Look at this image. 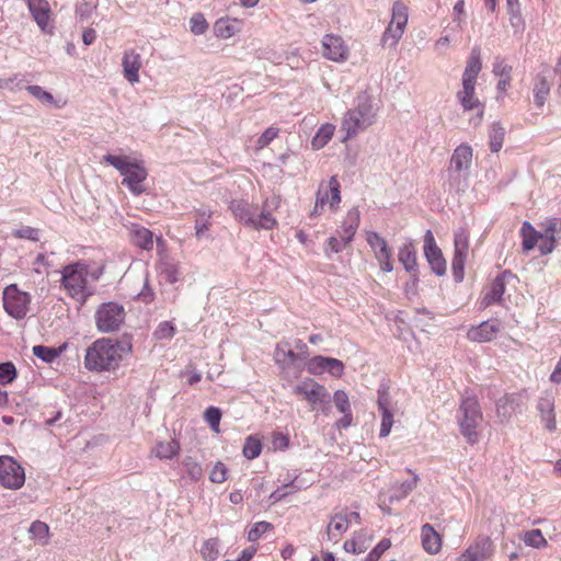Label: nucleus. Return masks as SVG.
<instances>
[{"mask_svg": "<svg viewBox=\"0 0 561 561\" xmlns=\"http://www.w3.org/2000/svg\"><path fill=\"white\" fill-rule=\"evenodd\" d=\"M141 56L135 49H127L123 54L122 67L124 78L130 83L139 82V71L141 69Z\"/></svg>", "mask_w": 561, "mask_h": 561, "instance_id": "4be33fe9", "label": "nucleus"}, {"mask_svg": "<svg viewBox=\"0 0 561 561\" xmlns=\"http://www.w3.org/2000/svg\"><path fill=\"white\" fill-rule=\"evenodd\" d=\"M493 73L499 78L496 90L499 93H506L511 83L512 66L502 59H497L493 66Z\"/></svg>", "mask_w": 561, "mask_h": 561, "instance_id": "473e14b6", "label": "nucleus"}, {"mask_svg": "<svg viewBox=\"0 0 561 561\" xmlns=\"http://www.w3.org/2000/svg\"><path fill=\"white\" fill-rule=\"evenodd\" d=\"M481 69L482 62L480 49L473 48L461 77V89L456 93V98L463 111H476V117L470 119V123L473 126L480 125L484 113L483 104L476 96L477 78Z\"/></svg>", "mask_w": 561, "mask_h": 561, "instance_id": "f03ea898", "label": "nucleus"}, {"mask_svg": "<svg viewBox=\"0 0 561 561\" xmlns=\"http://www.w3.org/2000/svg\"><path fill=\"white\" fill-rule=\"evenodd\" d=\"M450 37L448 35L440 36L434 43V50L438 54L444 53L450 45Z\"/></svg>", "mask_w": 561, "mask_h": 561, "instance_id": "774afa93", "label": "nucleus"}, {"mask_svg": "<svg viewBox=\"0 0 561 561\" xmlns=\"http://www.w3.org/2000/svg\"><path fill=\"white\" fill-rule=\"evenodd\" d=\"M391 542L389 539H382L374 550L368 554L369 561H377L380 556L390 548Z\"/></svg>", "mask_w": 561, "mask_h": 561, "instance_id": "e2e57ef3", "label": "nucleus"}, {"mask_svg": "<svg viewBox=\"0 0 561 561\" xmlns=\"http://www.w3.org/2000/svg\"><path fill=\"white\" fill-rule=\"evenodd\" d=\"M501 330L502 325L499 320H489L472 327L467 335L472 342L485 343L494 340Z\"/></svg>", "mask_w": 561, "mask_h": 561, "instance_id": "412c9836", "label": "nucleus"}, {"mask_svg": "<svg viewBox=\"0 0 561 561\" xmlns=\"http://www.w3.org/2000/svg\"><path fill=\"white\" fill-rule=\"evenodd\" d=\"M482 417L477 398H463L459 409V426L461 434L469 444H476L479 440L477 428L481 424Z\"/></svg>", "mask_w": 561, "mask_h": 561, "instance_id": "6e6552de", "label": "nucleus"}, {"mask_svg": "<svg viewBox=\"0 0 561 561\" xmlns=\"http://www.w3.org/2000/svg\"><path fill=\"white\" fill-rule=\"evenodd\" d=\"M175 334V328L171 322H161L154 331L157 340H170Z\"/></svg>", "mask_w": 561, "mask_h": 561, "instance_id": "5fc2aeb1", "label": "nucleus"}, {"mask_svg": "<svg viewBox=\"0 0 561 561\" xmlns=\"http://www.w3.org/2000/svg\"><path fill=\"white\" fill-rule=\"evenodd\" d=\"M271 528L272 524L267 522L255 523L248 531V540L251 542L259 540Z\"/></svg>", "mask_w": 561, "mask_h": 561, "instance_id": "864d4df0", "label": "nucleus"}, {"mask_svg": "<svg viewBox=\"0 0 561 561\" xmlns=\"http://www.w3.org/2000/svg\"><path fill=\"white\" fill-rule=\"evenodd\" d=\"M344 364L331 357L314 356L307 363V370L311 375L329 374L332 377H340L344 371Z\"/></svg>", "mask_w": 561, "mask_h": 561, "instance_id": "a211bd4d", "label": "nucleus"}, {"mask_svg": "<svg viewBox=\"0 0 561 561\" xmlns=\"http://www.w3.org/2000/svg\"><path fill=\"white\" fill-rule=\"evenodd\" d=\"M25 482L22 466L10 456H0V484L10 490L20 489Z\"/></svg>", "mask_w": 561, "mask_h": 561, "instance_id": "9b49d317", "label": "nucleus"}, {"mask_svg": "<svg viewBox=\"0 0 561 561\" xmlns=\"http://www.w3.org/2000/svg\"><path fill=\"white\" fill-rule=\"evenodd\" d=\"M104 162L114 167L123 176L122 184L125 185L134 195L138 196L146 191L145 181L148 171L144 161L128 157L105 154Z\"/></svg>", "mask_w": 561, "mask_h": 561, "instance_id": "39448f33", "label": "nucleus"}, {"mask_svg": "<svg viewBox=\"0 0 561 561\" xmlns=\"http://www.w3.org/2000/svg\"><path fill=\"white\" fill-rule=\"evenodd\" d=\"M220 419L221 412L219 409L210 407L205 411V420L216 433H219Z\"/></svg>", "mask_w": 561, "mask_h": 561, "instance_id": "6e6d98bb", "label": "nucleus"}, {"mask_svg": "<svg viewBox=\"0 0 561 561\" xmlns=\"http://www.w3.org/2000/svg\"><path fill=\"white\" fill-rule=\"evenodd\" d=\"M378 408L381 412L380 436L386 437L390 434L393 425V405L387 391H379Z\"/></svg>", "mask_w": 561, "mask_h": 561, "instance_id": "5701e85b", "label": "nucleus"}, {"mask_svg": "<svg viewBox=\"0 0 561 561\" xmlns=\"http://www.w3.org/2000/svg\"><path fill=\"white\" fill-rule=\"evenodd\" d=\"M183 466L192 480L197 481L203 477L202 466L192 457H186L183 460Z\"/></svg>", "mask_w": 561, "mask_h": 561, "instance_id": "8fccbe9b", "label": "nucleus"}, {"mask_svg": "<svg viewBox=\"0 0 561 561\" xmlns=\"http://www.w3.org/2000/svg\"><path fill=\"white\" fill-rule=\"evenodd\" d=\"M294 391L304 397L311 405L322 403L329 398L327 389L310 378L299 382Z\"/></svg>", "mask_w": 561, "mask_h": 561, "instance_id": "aec40b11", "label": "nucleus"}, {"mask_svg": "<svg viewBox=\"0 0 561 561\" xmlns=\"http://www.w3.org/2000/svg\"><path fill=\"white\" fill-rule=\"evenodd\" d=\"M262 451V442L257 436H249L243 446V456L247 459H255Z\"/></svg>", "mask_w": 561, "mask_h": 561, "instance_id": "a18cd8bd", "label": "nucleus"}, {"mask_svg": "<svg viewBox=\"0 0 561 561\" xmlns=\"http://www.w3.org/2000/svg\"><path fill=\"white\" fill-rule=\"evenodd\" d=\"M409 21V9L401 0L393 2L391 20L381 35L383 47L396 48L402 38Z\"/></svg>", "mask_w": 561, "mask_h": 561, "instance_id": "1a4fd4ad", "label": "nucleus"}, {"mask_svg": "<svg viewBox=\"0 0 561 561\" xmlns=\"http://www.w3.org/2000/svg\"><path fill=\"white\" fill-rule=\"evenodd\" d=\"M211 211L209 209H199L195 220V233L201 238L210 226Z\"/></svg>", "mask_w": 561, "mask_h": 561, "instance_id": "49530a36", "label": "nucleus"}, {"mask_svg": "<svg viewBox=\"0 0 561 561\" xmlns=\"http://www.w3.org/2000/svg\"><path fill=\"white\" fill-rule=\"evenodd\" d=\"M16 377V369L11 362L0 364V385L7 386Z\"/></svg>", "mask_w": 561, "mask_h": 561, "instance_id": "09e8293b", "label": "nucleus"}, {"mask_svg": "<svg viewBox=\"0 0 561 561\" xmlns=\"http://www.w3.org/2000/svg\"><path fill=\"white\" fill-rule=\"evenodd\" d=\"M335 131V126L325 123L319 127L314 137L311 140V147L313 150L322 149L333 137Z\"/></svg>", "mask_w": 561, "mask_h": 561, "instance_id": "72a5a7b5", "label": "nucleus"}, {"mask_svg": "<svg viewBox=\"0 0 561 561\" xmlns=\"http://www.w3.org/2000/svg\"><path fill=\"white\" fill-rule=\"evenodd\" d=\"M279 206L280 197L273 196L272 198L264 201L260 214H256V208L245 199L231 201L229 209L233 214L234 218L245 226L256 230H272L278 225L277 219L272 215V211L278 209Z\"/></svg>", "mask_w": 561, "mask_h": 561, "instance_id": "7ed1b4c3", "label": "nucleus"}, {"mask_svg": "<svg viewBox=\"0 0 561 561\" xmlns=\"http://www.w3.org/2000/svg\"><path fill=\"white\" fill-rule=\"evenodd\" d=\"M28 10L36 24L44 32L47 31L50 21V5L47 0H27Z\"/></svg>", "mask_w": 561, "mask_h": 561, "instance_id": "b1692460", "label": "nucleus"}, {"mask_svg": "<svg viewBox=\"0 0 561 561\" xmlns=\"http://www.w3.org/2000/svg\"><path fill=\"white\" fill-rule=\"evenodd\" d=\"M365 240L374 252L381 271L391 272L393 270L392 253L387 241L374 231H365Z\"/></svg>", "mask_w": 561, "mask_h": 561, "instance_id": "2eb2a0df", "label": "nucleus"}, {"mask_svg": "<svg viewBox=\"0 0 561 561\" xmlns=\"http://www.w3.org/2000/svg\"><path fill=\"white\" fill-rule=\"evenodd\" d=\"M469 253V232L460 228L455 232L454 237V257L451 267L454 275L458 280L463 278L465 263Z\"/></svg>", "mask_w": 561, "mask_h": 561, "instance_id": "4468645a", "label": "nucleus"}, {"mask_svg": "<svg viewBox=\"0 0 561 561\" xmlns=\"http://www.w3.org/2000/svg\"><path fill=\"white\" fill-rule=\"evenodd\" d=\"M472 159L473 151L468 144H461L454 150L448 168V184L450 188L460 190L467 185Z\"/></svg>", "mask_w": 561, "mask_h": 561, "instance_id": "0eeeda50", "label": "nucleus"}, {"mask_svg": "<svg viewBox=\"0 0 561 561\" xmlns=\"http://www.w3.org/2000/svg\"><path fill=\"white\" fill-rule=\"evenodd\" d=\"M101 273L100 268L82 262L68 264L61 271V285L72 299L83 305L92 294L89 285L96 282Z\"/></svg>", "mask_w": 561, "mask_h": 561, "instance_id": "20e7f679", "label": "nucleus"}, {"mask_svg": "<svg viewBox=\"0 0 561 561\" xmlns=\"http://www.w3.org/2000/svg\"><path fill=\"white\" fill-rule=\"evenodd\" d=\"M201 553L204 559L214 560L218 556V541L217 539H209L204 542Z\"/></svg>", "mask_w": 561, "mask_h": 561, "instance_id": "13d9d810", "label": "nucleus"}, {"mask_svg": "<svg viewBox=\"0 0 561 561\" xmlns=\"http://www.w3.org/2000/svg\"><path fill=\"white\" fill-rule=\"evenodd\" d=\"M507 12L510 20L514 25V21L522 22V8L519 0H506Z\"/></svg>", "mask_w": 561, "mask_h": 561, "instance_id": "bf43d9fd", "label": "nucleus"}, {"mask_svg": "<svg viewBox=\"0 0 561 561\" xmlns=\"http://www.w3.org/2000/svg\"><path fill=\"white\" fill-rule=\"evenodd\" d=\"M180 453V444L179 442L171 440H160L154 444V446L150 450V457L157 458L160 460H170L176 457Z\"/></svg>", "mask_w": 561, "mask_h": 561, "instance_id": "c756f323", "label": "nucleus"}, {"mask_svg": "<svg viewBox=\"0 0 561 561\" xmlns=\"http://www.w3.org/2000/svg\"><path fill=\"white\" fill-rule=\"evenodd\" d=\"M274 358L277 364L289 366L297 360V354L289 348V344L287 342H280L276 345Z\"/></svg>", "mask_w": 561, "mask_h": 561, "instance_id": "e433bc0d", "label": "nucleus"}, {"mask_svg": "<svg viewBox=\"0 0 561 561\" xmlns=\"http://www.w3.org/2000/svg\"><path fill=\"white\" fill-rule=\"evenodd\" d=\"M12 234L20 239H27L32 241H37L39 238L38 230L32 227H23L20 229L13 230Z\"/></svg>", "mask_w": 561, "mask_h": 561, "instance_id": "052dcab7", "label": "nucleus"}, {"mask_svg": "<svg viewBox=\"0 0 561 561\" xmlns=\"http://www.w3.org/2000/svg\"><path fill=\"white\" fill-rule=\"evenodd\" d=\"M278 135V129L274 127H268L264 130V133L259 137L256 144L257 148L262 149L266 147L271 141H273Z\"/></svg>", "mask_w": 561, "mask_h": 561, "instance_id": "680f3d73", "label": "nucleus"}, {"mask_svg": "<svg viewBox=\"0 0 561 561\" xmlns=\"http://www.w3.org/2000/svg\"><path fill=\"white\" fill-rule=\"evenodd\" d=\"M520 539L523 542L531 548L541 549L546 548L548 545L547 539L543 537L542 531L540 529H531L525 531Z\"/></svg>", "mask_w": 561, "mask_h": 561, "instance_id": "79ce46f5", "label": "nucleus"}, {"mask_svg": "<svg viewBox=\"0 0 561 561\" xmlns=\"http://www.w3.org/2000/svg\"><path fill=\"white\" fill-rule=\"evenodd\" d=\"M505 275L497 276L491 285L485 289L482 298V306L489 307L492 304L499 302L505 291Z\"/></svg>", "mask_w": 561, "mask_h": 561, "instance_id": "2f4dec72", "label": "nucleus"}, {"mask_svg": "<svg viewBox=\"0 0 561 561\" xmlns=\"http://www.w3.org/2000/svg\"><path fill=\"white\" fill-rule=\"evenodd\" d=\"M30 302L28 294L21 291L16 285H10L3 291V307L15 319H22L26 316Z\"/></svg>", "mask_w": 561, "mask_h": 561, "instance_id": "f8f14e48", "label": "nucleus"}, {"mask_svg": "<svg viewBox=\"0 0 561 561\" xmlns=\"http://www.w3.org/2000/svg\"><path fill=\"white\" fill-rule=\"evenodd\" d=\"M538 248L542 255H547L551 253L556 248V237L552 234H546L543 232H539L538 237Z\"/></svg>", "mask_w": 561, "mask_h": 561, "instance_id": "3c124183", "label": "nucleus"}, {"mask_svg": "<svg viewBox=\"0 0 561 561\" xmlns=\"http://www.w3.org/2000/svg\"><path fill=\"white\" fill-rule=\"evenodd\" d=\"M493 553V541L488 536H481L470 543L455 561H486Z\"/></svg>", "mask_w": 561, "mask_h": 561, "instance_id": "dca6fc26", "label": "nucleus"}, {"mask_svg": "<svg viewBox=\"0 0 561 561\" xmlns=\"http://www.w3.org/2000/svg\"><path fill=\"white\" fill-rule=\"evenodd\" d=\"M125 309L117 302H104L95 311L96 329L102 333H111L121 329L125 321Z\"/></svg>", "mask_w": 561, "mask_h": 561, "instance_id": "9d476101", "label": "nucleus"}, {"mask_svg": "<svg viewBox=\"0 0 561 561\" xmlns=\"http://www.w3.org/2000/svg\"><path fill=\"white\" fill-rule=\"evenodd\" d=\"M381 106L380 99L375 94L374 89L360 90L353 106V134L363 131L375 124Z\"/></svg>", "mask_w": 561, "mask_h": 561, "instance_id": "423d86ee", "label": "nucleus"}, {"mask_svg": "<svg viewBox=\"0 0 561 561\" xmlns=\"http://www.w3.org/2000/svg\"><path fill=\"white\" fill-rule=\"evenodd\" d=\"M159 268L161 276H163L168 283L174 284L180 280L181 271L179 263H174L169 260H162L160 262Z\"/></svg>", "mask_w": 561, "mask_h": 561, "instance_id": "58836bf2", "label": "nucleus"}, {"mask_svg": "<svg viewBox=\"0 0 561 561\" xmlns=\"http://www.w3.org/2000/svg\"><path fill=\"white\" fill-rule=\"evenodd\" d=\"M240 32V22L236 19L221 18L214 24V34L219 39H228Z\"/></svg>", "mask_w": 561, "mask_h": 561, "instance_id": "7c9ffc66", "label": "nucleus"}, {"mask_svg": "<svg viewBox=\"0 0 561 561\" xmlns=\"http://www.w3.org/2000/svg\"><path fill=\"white\" fill-rule=\"evenodd\" d=\"M139 299L146 304L151 302L154 299V293L148 285V279L146 278L144 288L138 295Z\"/></svg>", "mask_w": 561, "mask_h": 561, "instance_id": "338daca9", "label": "nucleus"}, {"mask_svg": "<svg viewBox=\"0 0 561 561\" xmlns=\"http://www.w3.org/2000/svg\"><path fill=\"white\" fill-rule=\"evenodd\" d=\"M421 543L430 554H436L442 549V537L431 524L421 527Z\"/></svg>", "mask_w": 561, "mask_h": 561, "instance_id": "cd10ccee", "label": "nucleus"}, {"mask_svg": "<svg viewBox=\"0 0 561 561\" xmlns=\"http://www.w3.org/2000/svg\"><path fill=\"white\" fill-rule=\"evenodd\" d=\"M131 352L133 345L128 341L101 337L87 347L83 365L92 373L114 371Z\"/></svg>", "mask_w": 561, "mask_h": 561, "instance_id": "f257e3e1", "label": "nucleus"}, {"mask_svg": "<svg viewBox=\"0 0 561 561\" xmlns=\"http://www.w3.org/2000/svg\"><path fill=\"white\" fill-rule=\"evenodd\" d=\"M515 413L514 400L510 397L500 399L496 403V417L501 424L507 423Z\"/></svg>", "mask_w": 561, "mask_h": 561, "instance_id": "c9c22d12", "label": "nucleus"}, {"mask_svg": "<svg viewBox=\"0 0 561 561\" xmlns=\"http://www.w3.org/2000/svg\"><path fill=\"white\" fill-rule=\"evenodd\" d=\"M340 202V184L336 178L332 176L327 184L319 187L312 215H320L325 207L335 210Z\"/></svg>", "mask_w": 561, "mask_h": 561, "instance_id": "ddd939ff", "label": "nucleus"}, {"mask_svg": "<svg viewBox=\"0 0 561 561\" xmlns=\"http://www.w3.org/2000/svg\"><path fill=\"white\" fill-rule=\"evenodd\" d=\"M350 527L348 514L346 512L336 513L327 527L328 539L337 543Z\"/></svg>", "mask_w": 561, "mask_h": 561, "instance_id": "393cba45", "label": "nucleus"}, {"mask_svg": "<svg viewBox=\"0 0 561 561\" xmlns=\"http://www.w3.org/2000/svg\"><path fill=\"white\" fill-rule=\"evenodd\" d=\"M399 262L408 272L416 268V252L411 243H405L399 249Z\"/></svg>", "mask_w": 561, "mask_h": 561, "instance_id": "4c0bfd02", "label": "nucleus"}, {"mask_svg": "<svg viewBox=\"0 0 561 561\" xmlns=\"http://www.w3.org/2000/svg\"><path fill=\"white\" fill-rule=\"evenodd\" d=\"M533 91L536 105L543 106L550 93V84L545 76L538 75L536 77Z\"/></svg>", "mask_w": 561, "mask_h": 561, "instance_id": "f704fd0d", "label": "nucleus"}, {"mask_svg": "<svg viewBox=\"0 0 561 561\" xmlns=\"http://www.w3.org/2000/svg\"><path fill=\"white\" fill-rule=\"evenodd\" d=\"M407 471L412 474L410 480L403 482H396L391 488V494L389 495V503H387V499H380L379 507L386 513L391 514L390 505L394 501H401L405 499L416 486L420 481L419 476L412 471L411 469H407Z\"/></svg>", "mask_w": 561, "mask_h": 561, "instance_id": "f3484780", "label": "nucleus"}, {"mask_svg": "<svg viewBox=\"0 0 561 561\" xmlns=\"http://www.w3.org/2000/svg\"><path fill=\"white\" fill-rule=\"evenodd\" d=\"M538 411L541 416V421L545 424V427L552 432L556 430V415H554V396L552 393H545L539 399L538 402Z\"/></svg>", "mask_w": 561, "mask_h": 561, "instance_id": "a878e982", "label": "nucleus"}, {"mask_svg": "<svg viewBox=\"0 0 561 561\" xmlns=\"http://www.w3.org/2000/svg\"><path fill=\"white\" fill-rule=\"evenodd\" d=\"M335 407L339 409L340 412L344 413L347 410L348 407V396L343 390H337L334 393L333 397Z\"/></svg>", "mask_w": 561, "mask_h": 561, "instance_id": "0e129e2a", "label": "nucleus"}, {"mask_svg": "<svg viewBox=\"0 0 561 561\" xmlns=\"http://www.w3.org/2000/svg\"><path fill=\"white\" fill-rule=\"evenodd\" d=\"M424 253L434 273L438 276L444 275L446 273V261L431 230H427L424 236Z\"/></svg>", "mask_w": 561, "mask_h": 561, "instance_id": "6ab92c4d", "label": "nucleus"}, {"mask_svg": "<svg viewBox=\"0 0 561 561\" xmlns=\"http://www.w3.org/2000/svg\"><path fill=\"white\" fill-rule=\"evenodd\" d=\"M208 28V23L203 14L195 13L190 20V30L195 35L204 34Z\"/></svg>", "mask_w": 561, "mask_h": 561, "instance_id": "603ef678", "label": "nucleus"}, {"mask_svg": "<svg viewBox=\"0 0 561 561\" xmlns=\"http://www.w3.org/2000/svg\"><path fill=\"white\" fill-rule=\"evenodd\" d=\"M28 534L36 543L46 545L49 537V527L46 523L36 520L30 526Z\"/></svg>", "mask_w": 561, "mask_h": 561, "instance_id": "ea45409f", "label": "nucleus"}, {"mask_svg": "<svg viewBox=\"0 0 561 561\" xmlns=\"http://www.w3.org/2000/svg\"><path fill=\"white\" fill-rule=\"evenodd\" d=\"M348 240H351L350 236L341 237V239H337L336 237H331L328 242L327 252L337 253L341 250L342 243L345 244Z\"/></svg>", "mask_w": 561, "mask_h": 561, "instance_id": "69168bd1", "label": "nucleus"}, {"mask_svg": "<svg viewBox=\"0 0 561 561\" xmlns=\"http://www.w3.org/2000/svg\"><path fill=\"white\" fill-rule=\"evenodd\" d=\"M522 237L523 249L529 251L538 243L539 232L529 222H524L522 226Z\"/></svg>", "mask_w": 561, "mask_h": 561, "instance_id": "37998d69", "label": "nucleus"}, {"mask_svg": "<svg viewBox=\"0 0 561 561\" xmlns=\"http://www.w3.org/2000/svg\"><path fill=\"white\" fill-rule=\"evenodd\" d=\"M228 469L227 467L218 461L215 463L213 470L210 471L209 479L214 483H222L227 480Z\"/></svg>", "mask_w": 561, "mask_h": 561, "instance_id": "4d7b16f0", "label": "nucleus"}, {"mask_svg": "<svg viewBox=\"0 0 561 561\" xmlns=\"http://www.w3.org/2000/svg\"><path fill=\"white\" fill-rule=\"evenodd\" d=\"M27 92L37 99L39 102L46 105H53L55 103L54 96L50 92L44 90L39 85H28L26 87Z\"/></svg>", "mask_w": 561, "mask_h": 561, "instance_id": "de8ad7c7", "label": "nucleus"}, {"mask_svg": "<svg viewBox=\"0 0 561 561\" xmlns=\"http://www.w3.org/2000/svg\"><path fill=\"white\" fill-rule=\"evenodd\" d=\"M505 129L499 123H493L489 131V146L492 152H499L504 142Z\"/></svg>", "mask_w": 561, "mask_h": 561, "instance_id": "a19ab883", "label": "nucleus"}, {"mask_svg": "<svg viewBox=\"0 0 561 561\" xmlns=\"http://www.w3.org/2000/svg\"><path fill=\"white\" fill-rule=\"evenodd\" d=\"M127 228L135 245L146 251L152 250L153 233L149 229L137 224H131Z\"/></svg>", "mask_w": 561, "mask_h": 561, "instance_id": "c85d7f7f", "label": "nucleus"}, {"mask_svg": "<svg viewBox=\"0 0 561 561\" xmlns=\"http://www.w3.org/2000/svg\"><path fill=\"white\" fill-rule=\"evenodd\" d=\"M323 55L334 61H341L346 58L347 49L343 45L342 38L334 35H327L322 41Z\"/></svg>", "mask_w": 561, "mask_h": 561, "instance_id": "bb28decb", "label": "nucleus"}, {"mask_svg": "<svg viewBox=\"0 0 561 561\" xmlns=\"http://www.w3.org/2000/svg\"><path fill=\"white\" fill-rule=\"evenodd\" d=\"M65 346L55 348L43 345H35L33 347V354L45 363H53L61 354Z\"/></svg>", "mask_w": 561, "mask_h": 561, "instance_id": "c03bdc74", "label": "nucleus"}]
</instances>
